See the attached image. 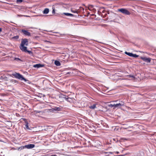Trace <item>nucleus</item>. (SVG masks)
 Masks as SVG:
<instances>
[{
    "label": "nucleus",
    "mask_w": 156,
    "mask_h": 156,
    "mask_svg": "<svg viewBox=\"0 0 156 156\" xmlns=\"http://www.w3.org/2000/svg\"><path fill=\"white\" fill-rule=\"evenodd\" d=\"M12 75L15 78L21 80H24L25 82L28 83H30V81L26 79L23 76L19 73H15L12 74Z\"/></svg>",
    "instance_id": "f257e3e1"
},
{
    "label": "nucleus",
    "mask_w": 156,
    "mask_h": 156,
    "mask_svg": "<svg viewBox=\"0 0 156 156\" xmlns=\"http://www.w3.org/2000/svg\"><path fill=\"white\" fill-rule=\"evenodd\" d=\"M118 11L126 15H129L130 12L127 9L124 8H121L118 9Z\"/></svg>",
    "instance_id": "f03ea898"
},
{
    "label": "nucleus",
    "mask_w": 156,
    "mask_h": 156,
    "mask_svg": "<svg viewBox=\"0 0 156 156\" xmlns=\"http://www.w3.org/2000/svg\"><path fill=\"white\" fill-rule=\"evenodd\" d=\"M61 97L65 99V100L69 102H71L72 101V99L71 98L68 97V96L66 95L62 94V95Z\"/></svg>",
    "instance_id": "7ed1b4c3"
},
{
    "label": "nucleus",
    "mask_w": 156,
    "mask_h": 156,
    "mask_svg": "<svg viewBox=\"0 0 156 156\" xmlns=\"http://www.w3.org/2000/svg\"><path fill=\"white\" fill-rule=\"evenodd\" d=\"M140 58L143 61L147 63L150 62L151 59L150 58H147L145 57H141Z\"/></svg>",
    "instance_id": "20e7f679"
},
{
    "label": "nucleus",
    "mask_w": 156,
    "mask_h": 156,
    "mask_svg": "<svg viewBox=\"0 0 156 156\" xmlns=\"http://www.w3.org/2000/svg\"><path fill=\"white\" fill-rule=\"evenodd\" d=\"M26 45L27 46L28 45V41L27 39H22L20 45Z\"/></svg>",
    "instance_id": "39448f33"
},
{
    "label": "nucleus",
    "mask_w": 156,
    "mask_h": 156,
    "mask_svg": "<svg viewBox=\"0 0 156 156\" xmlns=\"http://www.w3.org/2000/svg\"><path fill=\"white\" fill-rule=\"evenodd\" d=\"M21 32L25 36H30L31 35L30 33L27 30L22 29L21 30Z\"/></svg>",
    "instance_id": "423d86ee"
},
{
    "label": "nucleus",
    "mask_w": 156,
    "mask_h": 156,
    "mask_svg": "<svg viewBox=\"0 0 156 156\" xmlns=\"http://www.w3.org/2000/svg\"><path fill=\"white\" fill-rule=\"evenodd\" d=\"M87 8L90 10L93 11L94 12L96 11V9L94 8V6L93 5H89L88 7Z\"/></svg>",
    "instance_id": "0eeeda50"
},
{
    "label": "nucleus",
    "mask_w": 156,
    "mask_h": 156,
    "mask_svg": "<svg viewBox=\"0 0 156 156\" xmlns=\"http://www.w3.org/2000/svg\"><path fill=\"white\" fill-rule=\"evenodd\" d=\"M124 103L122 101H120L119 103L115 104V107H120L124 105Z\"/></svg>",
    "instance_id": "6e6552de"
},
{
    "label": "nucleus",
    "mask_w": 156,
    "mask_h": 156,
    "mask_svg": "<svg viewBox=\"0 0 156 156\" xmlns=\"http://www.w3.org/2000/svg\"><path fill=\"white\" fill-rule=\"evenodd\" d=\"M20 48L22 51L26 52L27 51V47L24 45H20Z\"/></svg>",
    "instance_id": "1a4fd4ad"
},
{
    "label": "nucleus",
    "mask_w": 156,
    "mask_h": 156,
    "mask_svg": "<svg viewBox=\"0 0 156 156\" xmlns=\"http://www.w3.org/2000/svg\"><path fill=\"white\" fill-rule=\"evenodd\" d=\"M61 108L60 107H55L53 108H52L51 110L52 112H54L55 111H60L61 110Z\"/></svg>",
    "instance_id": "9d476101"
},
{
    "label": "nucleus",
    "mask_w": 156,
    "mask_h": 156,
    "mask_svg": "<svg viewBox=\"0 0 156 156\" xmlns=\"http://www.w3.org/2000/svg\"><path fill=\"white\" fill-rule=\"evenodd\" d=\"M35 146L34 144H29L26 145L25 146V147L28 149L32 148H34Z\"/></svg>",
    "instance_id": "9b49d317"
},
{
    "label": "nucleus",
    "mask_w": 156,
    "mask_h": 156,
    "mask_svg": "<svg viewBox=\"0 0 156 156\" xmlns=\"http://www.w3.org/2000/svg\"><path fill=\"white\" fill-rule=\"evenodd\" d=\"M44 66V65L40 64H36L33 66V67L35 68H38Z\"/></svg>",
    "instance_id": "f8f14e48"
},
{
    "label": "nucleus",
    "mask_w": 156,
    "mask_h": 156,
    "mask_svg": "<svg viewBox=\"0 0 156 156\" xmlns=\"http://www.w3.org/2000/svg\"><path fill=\"white\" fill-rule=\"evenodd\" d=\"M25 123L26 124L25 125V127L24 128L28 130H30V128L28 126V123L27 121H25Z\"/></svg>",
    "instance_id": "ddd939ff"
},
{
    "label": "nucleus",
    "mask_w": 156,
    "mask_h": 156,
    "mask_svg": "<svg viewBox=\"0 0 156 156\" xmlns=\"http://www.w3.org/2000/svg\"><path fill=\"white\" fill-rule=\"evenodd\" d=\"M49 12V9L48 8H45L43 11V13L44 14H48Z\"/></svg>",
    "instance_id": "4468645a"
},
{
    "label": "nucleus",
    "mask_w": 156,
    "mask_h": 156,
    "mask_svg": "<svg viewBox=\"0 0 156 156\" xmlns=\"http://www.w3.org/2000/svg\"><path fill=\"white\" fill-rule=\"evenodd\" d=\"M10 82L13 84L18 83L19 82L17 80H11Z\"/></svg>",
    "instance_id": "2eb2a0df"
},
{
    "label": "nucleus",
    "mask_w": 156,
    "mask_h": 156,
    "mask_svg": "<svg viewBox=\"0 0 156 156\" xmlns=\"http://www.w3.org/2000/svg\"><path fill=\"white\" fill-rule=\"evenodd\" d=\"M55 64L57 66H60L61 64L60 62L56 60L55 61Z\"/></svg>",
    "instance_id": "dca6fc26"
},
{
    "label": "nucleus",
    "mask_w": 156,
    "mask_h": 156,
    "mask_svg": "<svg viewBox=\"0 0 156 156\" xmlns=\"http://www.w3.org/2000/svg\"><path fill=\"white\" fill-rule=\"evenodd\" d=\"M63 14L67 16H73V15L71 13H65L64 12L63 13Z\"/></svg>",
    "instance_id": "f3484780"
},
{
    "label": "nucleus",
    "mask_w": 156,
    "mask_h": 156,
    "mask_svg": "<svg viewBox=\"0 0 156 156\" xmlns=\"http://www.w3.org/2000/svg\"><path fill=\"white\" fill-rule=\"evenodd\" d=\"M125 54H126L128 55V56H130V57H132V56H133V53L127 52V51H126L125 52Z\"/></svg>",
    "instance_id": "a211bd4d"
},
{
    "label": "nucleus",
    "mask_w": 156,
    "mask_h": 156,
    "mask_svg": "<svg viewBox=\"0 0 156 156\" xmlns=\"http://www.w3.org/2000/svg\"><path fill=\"white\" fill-rule=\"evenodd\" d=\"M96 108L95 104H93L92 105L89 106V108L91 109H94Z\"/></svg>",
    "instance_id": "6ab92c4d"
},
{
    "label": "nucleus",
    "mask_w": 156,
    "mask_h": 156,
    "mask_svg": "<svg viewBox=\"0 0 156 156\" xmlns=\"http://www.w3.org/2000/svg\"><path fill=\"white\" fill-rule=\"evenodd\" d=\"M19 38V36L18 35H17L12 37V39L14 40H17Z\"/></svg>",
    "instance_id": "aec40b11"
},
{
    "label": "nucleus",
    "mask_w": 156,
    "mask_h": 156,
    "mask_svg": "<svg viewBox=\"0 0 156 156\" xmlns=\"http://www.w3.org/2000/svg\"><path fill=\"white\" fill-rule=\"evenodd\" d=\"M14 60L17 61H22V60H21L20 59L18 58H14Z\"/></svg>",
    "instance_id": "412c9836"
},
{
    "label": "nucleus",
    "mask_w": 156,
    "mask_h": 156,
    "mask_svg": "<svg viewBox=\"0 0 156 156\" xmlns=\"http://www.w3.org/2000/svg\"><path fill=\"white\" fill-rule=\"evenodd\" d=\"M26 52H28V53L30 55H32L33 54L32 52L30 51H29V50H27V51H26Z\"/></svg>",
    "instance_id": "4be33fe9"
},
{
    "label": "nucleus",
    "mask_w": 156,
    "mask_h": 156,
    "mask_svg": "<svg viewBox=\"0 0 156 156\" xmlns=\"http://www.w3.org/2000/svg\"><path fill=\"white\" fill-rule=\"evenodd\" d=\"M139 57V55H137L136 54H133V55L132 57H134L135 58H137Z\"/></svg>",
    "instance_id": "5701e85b"
},
{
    "label": "nucleus",
    "mask_w": 156,
    "mask_h": 156,
    "mask_svg": "<svg viewBox=\"0 0 156 156\" xmlns=\"http://www.w3.org/2000/svg\"><path fill=\"white\" fill-rule=\"evenodd\" d=\"M109 106L110 107H111V108H112L113 107H115V104H111L110 105H109Z\"/></svg>",
    "instance_id": "b1692460"
},
{
    "label": "nucleus",
    "mask_w": 156,
    "mask_h": 156,
    "mask_svg": "<svg viewBox=\"0 0 156 156\" xmlns=\"http://www.w3.org/2000/svg\"><path fill=\"white\" fill-rule=\"evenodd\" d=\"M127 76L129 78H135L134 76L133 75H128Z\"/></svg>",
    "instance_id": "393cba45"
},
{
    "label": "nucleus",
    "mask_w": 156,
    "mask_h": 156,
    "mask_svg": "<svg viewBox=\"0 0 156 156\" xmlns=\"http://www.w3.org/2000/svg\"><path fill=\"white\" fill-rule=\"evenodd\" d=\"M52 13L53 14H55V7L53 6L52 7Z\"/></svg>",
    "instance_id": "a878e982"
},
{
    "label": "nucleus",
    "mask_w": 156,
    "mask_h": 156,
    "mask_svg": "<svg viewBox=\"0 0 156 156\" xmlns=\"http://www.w3.org/2000/svg\"><path fill=\"white\" fill-rule=\"evenodd\" d=\"M24 147H25V146H21V147H20L19 148L18 150H21L22 149H23L24 148Z\"/></svg>",
    "instance_id": "bb28decb"
},
{
    "label": "nucleus",
    "mask_w": 156,
    "mask_h": 156,
    "mask_svg": "<svg viewBox=\"0 0 156 156\" xmlns=\"http://www.w3.org/2000/svg\"><path fill=\"white\" fill-rule=\"evenodd\" d=\"M23 2L22 0H17L16 2L17 3H21L22 2Z\"/></svg>",
    "instance_id": "cd10ccee"
},
{
    "label": "nucleus",
    "mask_w": 156,
    "mask_h": 156,
    "mask_svg": "<svg viewBox=\"0 0 156 156\" xmlns=\"http://www.w3.org/2000/svg\"><path fill=\"white\" fill-rule=\"evenodd\" d=\"M80 10L81 11L82 10V11H83L84 10V8H83V7H80Z\"/></svg>",
    "instance_id": "c85d7f7f"
},
{
    "label": "nucleus",
    "mask_w": 156,
    "mask_h": 156,
    "mask_svg": "<svg viewBox=\"0 0 156 156\" xmlns=\"http://www.w3.org/2000/svg\"><path fill=\"white\" fill-rule=\"evenodd\" d=\"M72 11L74 13L77 12V11H73L72 10Z\"/></svg>",
    "instance_id": "c756f323"
},
{
    "label": "nucleus",
    "mask_w": 156,
    "mask_h": 156,
    "mask_svg": "<svg viewBox=\"0 0 156 156\" xmlns=\"http://www.w3.org/2000/svg\"><path fill=\"white\" fill-rule=\"evenodd\" d=\"M2 31V29L1 28H0V33Z\"/></svg>",
    "instance_id": "7c9ffc66"
},
{
    "label": "nucleus",
    "mask_w": 156,
    "mask_h": 156,
    "mask_svg": "<svg viewBox=\"0 0 156 156\" xmlns=\"http://www.w3.org/2000/svg\"><path fill=\"white\" fill-rule=\"evenodd\" d=\"M60 35H65V34H60Z\"/></svg>",
    "instance_id": "2f4dec72"
},
{
    "label": "nucleus",
    "mask_w": 156,
    "mask_h": 156,
    "mask_svg": "<svg viewBox=\"0 0 156 156\" xmlns=\"http://www.w3.org/2000/svg\"><path fill=\"white\" fill-rule=\"evenodd\" d=\"M51 156H57V155L55 154V155H51Z\"/></svg>",
    "instance_id": "473e14b6"
},
{
    "label": "nucleus",
    "mask_w": 156,
    "mask_h": 156,
    "mask_svg": "<svg viewBox=\"0 0 156 156\" xmlns=\"http://www.w3.org/2000/svg\"><path fill=\"white\" fill-rule=\"evenodd\" d=\"M117 101H113L112 102H116Z\"/></svg>",
    "instance_id": "72a5a7b5"
},
{
    "label": "nucleus",
    "mask_w": 156,
    "mask_h": 156,
    "mask_svg": "<svg viewBox=\"0 0 156 156\" xmlns=\"http://www.w3.org/2000/svg\"><path fill=\"white\" fill-rule=\"evenodd\" d=\"M56 33H57V34H59L60 33L58 32H56Z\"/></svg>",
    "instance_id": "f704fd0d"
},
{
    "label": "nucleus",
    "mask_w": 156,
    "mask_h": 156,
    "mask_svg": "<svg viewBox=\"0 0 156 156\" xmlns=\"http://www.w3.org/2000/svg\"><path fill=\"white\" fill-rule=\"evenodd\" d=\"M69 72H68L67 74H69Z\"/></svg>",
    "instance_id": "c9c22d12"
},
{
    "label": "nucleus",
    "mask_w": 156,
    "mask_h": 156,
    "mask_svg": "<svg viewBox=\"0 0 156 156\" xmlns=\"http://www.w3.org/2000/svg\"><path fill=\"white\" fill-rule=\"evenodd\" d=\"M95 7H98V6H95Z\"/></svg>",
    "instance_id": "e433bc0d"
},
{
    "label": "nucleus",
    "mask_w": 156,
    "mask_h": 156,
    "mask_svg": "<svg viewBox=\"0 0 156 156\" xmlns=\"http://www.w3.org/2000/svg\"><path fill=\"white\" fill-rule=\"evenodd\" d=\"M117 154H118V153H119V152H117Z\"/></svg>",
    "instance_id": "4c0bfd02"
},
{
    "label": "nucleus",
    "mask_w": 156,
    "mask_h": 156,
    "mask_svg": "<svg viewBox=\"0 0 156 156\" xmlns=\"http://www.w3.org/2000/svg\"><path fill=\"white\" fill-rule=\"evenodd\" d=\"M110 153L111 154L112 152H110Z\"/></svg>",
    "instance_id": "58836bf2"
}]
</instances>
